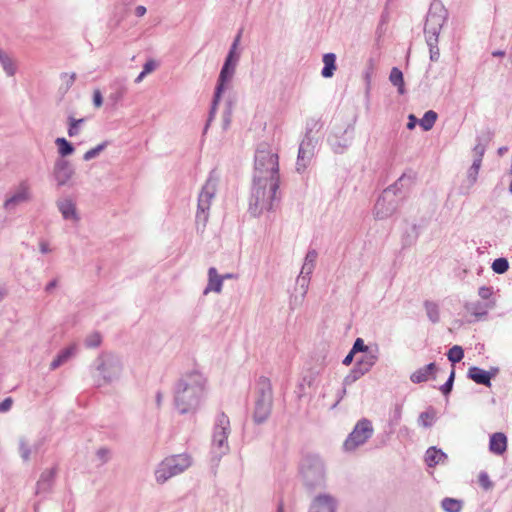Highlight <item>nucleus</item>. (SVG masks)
Returning a JSON list of instances; mask_svg holds the SVG:
<instances>
[{
  "label": "nucleus",
  "instance_id": "39448f33",
  "mask_svg": "<svg viewBox=\"0 0 512 512\" xmlns=\"http://www.w3.org/2000/svg\"><path fill=\"white\" fill-rule=\"evenodd\" d=\"M300 477L309 493L322 489L326 484V466L318 455L308 454L301 460Z\"/></svg>",
  "mask_w": 512,
  "mask_h": 512
},
{
  "label": "nucleus",
  "instance_id": "e2e57ef3",
  "mask_svg": "<svg viewBox=\"0 0 512 512\" xmlns=\"http://www.w3.org/2000/svg\"><path fill=\"white\" fill-rule=\"evenodd\" d=\"M418 119L416 118L415 115L413 114H410L409 117H408V123H407V128L409 130H412L415 128L416 124L418 123Z\"/></svg>",
  "mask_w": 512,
  "mask_h": 512
},
{
  "label": "nucleus",
  "instance_id": "f704fd0d",
  "mask_svg": "<svg viewBox=\"0 0 512 512\" xmlns=\"http://www.w3.org/2000/svg\"><path fill=\"white\" fill-rule=\"evenodd\" d=\"M390 82L397 87L399 94L405 93L403 73L397 67H393L389 75Z\"/></svg>",
  "mask_w": 512,
  "mask_h": 512
},
{
  "label": "nucleus",
  "instance_id": "4d7b16f0",
  "mask_svg": "<svg viewBox=\"0 0 512 512\" xmlns=\"http://www.w3.org/2000/svg\"><path fill=\"white\" fill-rule=\"evenodd\" d=\"M479 484L482 488H484L485 490H489L492 488L493 484L488 476V474L486 472H481L479 474Z\"/></svg>",
  "mask_w": 512,
  "mask_h": 512
},
{
  "label": "nucleus",
  "instance_id": "473e14b6",
  "mask_svg": "<svg viewBox=\"0 0 512 512\" xmlns=\"http://www.w3.org/2000/svg\"><path fill=\"white\" fill-rule=\"evenodd\" d=\"M76 352V346L71 345L59 352L57 357L51 362L50 368L51 370H55L64 364L72 355Z\"/></svg>",
  "mask_w": 512,
  "mask_h": 512
},
{
  "label": "nucleus",
  "instance_id": "9d476101",
  "mask_svg": "<svg viewBox=\"0 0 512 512\" xmlns=\"http://www.w3.org/2000/svg\"><path fill=\"white\" fill-rule=\"evenodd\" d=\"M218 183V177L216 176L215 170H212L203 185L201 192L198 196V205L196 213V225L199 227L201 224L204 228L209 218V210L211 200L216 194V188Z\"/></svg>",
  "mask_w": 512,
  "mask_h": 512
},
{
  "label": "nucleus",
  "instance_id": "1a4fd4ad",
  "mask_svg": "<svg viewBox=\"0 0 512 512\" xmlns=\"http://www.w3.org/2000/svg\"><path fill=\"white\" fill-rule=\"evenodd\" d=\"M191 457L188 454H177L165 458L155 470V479L159 484L183 473L191 466Z\"/></svg>",
  "mask_w": 512,
  "mask_h": 512
},
{
  "label": "nucleus",
  "instance_id": "423d86ee",
  "mask_svg": "<svg viewBox=\"0 0 512 512\" xmlns=\"http://www.w3.org/2000/svg\"><path fill=\"white\" fill-rule=\"evenodd\" d=\"M94 367L96 373L93 378L98 387L119 380L123 372L122 360L111 353L99 355L94 362Z\"/></svg>",
  "mask_w": 512,
  "mask_h": 512
},
{
  "label": "nucleus",
  "instance_id": "c03bdc74",
  "mask_svg": "<svg viewBox=\"0 0 512 512\" xmlns=\"http://www.w3.org/2000/svg\"><path fill=\"white\" fill-rule=\"evenodd\" d=\"M447 357L453 364L459 363L464 358V350L461 346L454 345L449 349Z\"/></svg>",
  "mask_w": 512,
  "mask_h": 512
},
{
  "label": "nucleus",
  "instance_id": "3c124183",
  "mask_svg": "<svg viewBox=\"0 0 512 512\" xmlns=\"http://www.w3.org/2000/svg\"><path fill=\"white\" fill-rule=\"evenodd\" d=\"M61 78L63 80V85L61 86V90H63L64 93H66L74 84L76 80V74L75 73H62Z\"/></svg>",
  "mask_w": 512,
  "mask_h": 512
},
{
  "label": "nucleus",
  "instance_id": "2f4dec72",
  "mask_svg": "<svg viewBox=\"0 0 512 512\" xmlns=\"http://www.w3.org/2000/svg\"><path fill=\"white\" fill-rule=\"evenodd\" d=\"M493 134L490 131L482 134L477 137V144L475 145L473 151L475 153V159H480V163H482V158L486 151V143L492 139Z\"/></svg>",
  "mask_w": 512,
  "mask_h": 512
},
{
  "label": "nucleus",
  "instance_id": "f03ea898",
  "mask_svg": "<svg viewBox=\"0 0 512 512\" xmlns=\"http://www.w3.org/2000/svg\"><path fill=\"white\" fill-rule=\"evenodd\" d=\"M278 189V179H253V187L249 200V213L254 217H258L264 211L272 210L274 203L278 200Z\"/></svg>",
  "mask_w": 512,
  "mask_h": 512
},
{
  "label": "nucleus",
  "instance_id": "aec40b11",
  "mask_svg": "<svg viewBox=\"0 0 512 512\" xmlns=\"http://www.w3.org/2000/svg\"><path fill=\"white\" fill-rule=\"evenodd\" d=\"M57 468L53 467L43 471L36 484V494L48 493L51 491L56 477Z\"/></svg>",
  "mask_w": 512,
  "mask_h": 512
},
{
  "label": "nucleus",
  "instance_id": "c9c22d12",
  "mask_svg": "<svg viewBox=\"0 0 512 512\" xmlns=\"http://www.w3.org/2000/svg\"><path fill=\"white\" fill-rule=\"evenodd\" d=\"M55 144L58 147V153L60 158L65 159L66 156L73 154L75 151L74 146L66 138L59 137L55 140Z\"/></svg>",
  "mask_w": 512,
  "mask_h": 512
},
{
  "label": "nucleus",
  "instance_id": "c85d7f7f",
  "mask_svg": "<svg viewBox=\"0 0 512 512\" xmlns=\"http://www.w3.org/2000/svg\"><path fill=\"white\" fill-rule=\"evenodd\" d=\"M378 360L377 351L371 350L364 353L357 361L356 365L359 366L364 372L368 373Z\"/></svg>",
  "mask_w": 512,
  "mask_h": 512
},
{
  "label": "nucleus",
  "instance_id": "0e129e2a",
  "mask_svg": "<svg viewBox=\"0 0 512 512\" xmlns=\"http://www.w3.org/2000/svg\"><path fill=\"white\" fill-rule=\"evenodd\" d=\"M346 387L347 386L343 385V388L338 391V393H337L338 399L334 403L333 408H335L339 404V402L344 398V396L346 395Z\"/></svg>",
  "mask_w": 512,
  "mask_h": 512
},
{
  "label": "nucleus",
  "instance_id": "393cba45",
  "mask_svg": "<svg viewBox=\"0 0 512 512\" xmlns=\"http://www.w3.org/2000/svg\"><path fill=\"white\" fill-rule=\"evenodd\" d=\"M240 38H241V33H239L235 37V39H234V41H233V43H232V45H231V47H230V49L228 51V54H227V56L225 58V61L223 63V67H226V68L232 70L233 72H235L237 64H238L239 59H240V52L237 51V48H238V45H239V42H240Z\"/></svg>",
  "mask_w": 512,
  "mask_h": 512
},
{
  "label": "nucleus",
  "instance_id": "bf43d9fd",
  "mask_svg": "<svg viewBox=\"0 0 512 512\" xmlns=\"http://www.w3.org/2000/svg\"><path fill=\"white\" fill-rule=\"evenodd\" d=\"M13 405V399L11 397L5 398L0 402V413L8 412Z\"/></svg>",
  "mask_w": 512,
  "mask_h": 512
},
{
  "label": "nucleus",
  "instance_id": "49530a36",
  "mask_svg": "<svg viewBox=\"0 0 512 512\" xmlns=\"http://www.w3.org/2000/svg\"><path fill=\"white\" fill-rule=\"evenodd\" d=\"M481 167L480 159H474L471 167L468 169L467 178L471 185L477 181L479 169Z\"/></svg>",
  "mask_w": 512,
  "mask_h": 512
},
{
  "label": "nucleus",
  "instance_id": "0eeeda50",
  "mask_svg": "<svg viewBox=\"0 0 512 512\" xmlns=\"http://www.w3.org/2000/svg\"><path fill=\"white\" fill-rule=\"evenodd\" d=\"M255 178L279 180L278 155L264 143L260 144L255 152Z\"/></svg>",
  "mask_w": 512,
  "mask_h": 512
},
{
  "label": "nucleus",
  "instance_id": "13d9d810",
  "mask_svg": "<svg viewBox=\"0 0 512 512\" xmlns=\"http://www.w3.org/2000/svg\"><path fill=\"white\" fill-rule=\"evenodd\" d=\"M103 104V96H102V93L99 89H95L93 91V105L96 107V108H99L101 107Z\"/></svg>",
  "mask_w": 512,
  "mask_h": 512
},
{
  "label": "nucleus",
  "instance_id": "37998d69",
  "mask_svg": "<svg viewBox=\"0 0 512 512\" xmlns=\"http://www.w3.org/2000/svg\"><path fill=\"white\" fill-rule=\"evenodd\" d=\"M221 97H222V94H217L216 92H214L212 103H211V107H210V111H209V116H208L207 123H206L205 128H204V132L207 131L210 123L213 121V119H214V117L216 115L217 108H218V105L220 103Z\"/></svg>",
  "mask_w": 512,
  "mask_h": 512
},
{
  "label": "nucleus",
  "instance_id": "052dcab7",
  "mask_svg": "<svg viewBox=\"0 0 512 512\" xmlns=\"http://www.w3.org/2000/svg\"><path fill=\"white\" fill-rule=\"evenodd\" d=\"M401 415H402V405L397 403V404H395L393 417H392L391 421L395 424H398V422L401 419Z\"/></svg>",
  "mask_w": 512,
  "mask_h": 512
},
{
  "label": "nucleus",
  "instance_id": "8fccbe9b",
  "mask_svg": "<svg viewBox=\"0 0 512 512\" xmlns=\"http://www.w3.org/2000/svg\"><path fill=\"white\" fill-rule=\"evenodd\" d=\"M454 380H455V369L452 368L448 379L440 387V391L443 393V395L447 396L451 393V391L453 389Z\"/></svg>",
  "mask_w": 512,
  "mask_h": 512
},
{
  "label": "nucleus",
  "instance_id": "de8ad7c7",
  "mask_svg": "<svg viewBox=\"0 0 512 512\" xmlns=\"http://www.w3.org/2000/svg\"><path fill=\"white\" fill-rule=\"evenodd\" d=\"M106 146H107V142L100 143L96 147L85 152L83 159L85 161H90V160L96 158L106 148Z\"/></svg>",
  "mask_w": 512,
  "mask_h": 512
},
{
  "label": "nucleus",
  "instance_id": "b1692460",
  "mask_svg": "<svg viewBox=\"0 0 512 512\" xmlns=\"http://www.w3.org/2000/svg\"><path fill=\"white\" fill-rule=\"evenodd\" d=\"M507 450V437L502 432L493 433L490 436L489 451L495 455H502Z\"/></svg>",
  "mask_w": 512,
  "mask_h": 512
},
{
  "label": "nucleus",
  "instance_id": "bb28decb",
  "mask_svg": "<svg viewBox=\"0 0 512 512\" xmlns=\"http://www.w3.org/2000/svg\"><path fill=\"white\" fill-rule=\"evenodd\" d=\"M467 377L479 385H483L486 387L491 386L490 376L488 372L477 366H472L468 369Z\"/></svg>",
  "mask_w": 512,
  "mask_h": 512
},
{
  "label": "nucleus",
  "instance_id": "79ce46f5",
  "mask_svg": "<svg viewBox=\"0 0 512 512\" xmlns=\"http://www.w3.org/2000/svg\"><path fill=\"white\" fill-rule=\"evenodd\" d=\"M365 374L366 372H364V370L355 364L350 373L344 378L343 385L350 386Z\"/></svg>",
  "mask_w": 512,
  "mask_h": 512
},
{
  "label": "nucleus",
  "instance_id": "a878e982",
  "mask_svg": "<svg viewBox=\"0 0 512 512\" xmlns=\"http://www.w3.org/2000/svg\"><path fill=\"white\" fill-rule=\"evenodd\" d=\"M224 277H220L215 267H210L208 270V284L204 290V294L210 291L220 293L222 290Z\"/></svg>",
  "mask_w": 512,
  "mask_h": 512
},
{
  "label": "nucleus",
  "instance_id": "f8f14e48",
  "mask_svg": "<svg viewBox=\"0 0 512 512\" xmlns=\"http://www.w3.org/2000/svg\"><path fill=\"white\" fill-rule=\"evenodd\" d=\"M355 127L353 123L346 122L335 124L327 141L331 149L336 154H343L352 144L354 139Z\"/></svg>",
  "mask_w": 512,
  "mask_h": 512
},
{
  "label": "nucleus",
  "instance_id": "864d4df0",
  "mask_svg": "<svg viewBox=\"0 0 512 512\" xmlns=\"http://www.w3.org/2000/svg\"><path fill=\"white\" fill-rule=\"evenodd\" d=\"M19 451H20L21 458L24 461H28L30 459L31 449H30L28 442L25 438H21L19 440Z\"/></svg>",
  "mask_w": 512,
  "mask_h": 512
},
{
  "label": "nucleus",
  "instance_id": "dca6fc26",
  "mask_svg": "<svg viewBox=\"0 0 512 512\" xmlns=\"http://www.w3.org/2000/svg\"><path fill=\"white\" fill-rule=\"evenodd\" d=\"M109 88L110 93L107 97V106L115 109L127 93V81L124 78H116L110 83Z\"/></svg>",
  "mask_w": 512,
  "mask_h": 512
},
{
  "label": "nucleus",
  "instance_id": "a18cd8bd",
  "mask_svg": "<svg viewBox=\"0 0 512 512\" xmlns=\"http://www.w3.org/2000/svg\"><path fill=\"white\" fill-rule=\"evenodd\" d=\"M492 269L497 274H504L509 269V262L506 258H497L492 263Z\"/></svg>",
  "mask_w": 512,
  "mask_h": 512
},
{
  "label": "nucleus",
  "instance_id": "f3484780",
  "mask_svg": "<svg viewBox=\"0 0 512 512\" xmlns=\"http://www.w3.org/2000/svg\"><path fill=\"white\" fill-rule=\"evenodd\" d=\"M337 500L330 494L315 496L310 504L309 512H336Z\"/></svg>",
  "mask_w": 512,
  "mask_h": 512
},
{
  "label": "nucleus",
  "instance_id": "ea45409f",
  "mask_svg": "<svg viewBox=\"0 0 512 512\" xmlns=\"http://www.w3.org/2000/svg\"><path fill=\"white\" fill-rule=\"evenodd\" d=\"M437 113L433 110H428L425 112L421 120H419V125L422 127L424 131H429L433 128L436 120H437Z\"/></svg>",
  "mask_w": 512,
  "mask_h": 512
},
{
  "label": "nucleus",
  "instance_id": "cd10ccee",
  "mask_svg": "<svg viewBox=\"0 0 512 512\" xmlns=\"http://www.w3.org/2000/svg\"><path fill=\"white\" fill-rule=\"evenodd\" d=\"M447 455L436 447H429L425 453V462L429 467H434L438 464L444 463Z\"/></svg>",
  "mask_w": 512,
  "mask_h": 512
},
{
  "label": "nucleus",
  "instance_id": "774afa93",
  "mask_svg": "<svg viewBox=\"0 0 512 512\" xmlns=\"http://www.w3.org/2000/svg\"><path fill=\"white\" fill-rule=\"evenodd\" d=\"M354 355L355 353H352V350H350V352L343 359L342 363L346 366L350 365L353 361Z\"/></svg>",
  "mask_w": 512,
  "mask_h": 512
},
{
  "label": "nucleus",
  "instance_id": "09e8293b",
  "mask_svg": "<svg viewBox=\"0 0 512 512\" xmlns=\"http://www.w3.org/2000/svg\"><path fill=\"white\" fill-rule=\"evenodd\" d=\"M102 342V336L98 332H93L85 339V345L88 348H97Z\"/></svg>",
  "mask_w": 512,
  "mask_h": 512
},
{
  "label": "nucleus",
  "instance_id": "a19ab883",
  "mask_svg": "<svg viewBox=\"0 0 512 512\" xmlns=\"http://www.w3.org/2000/svg\"><path fill=\"white\" fill-rule=\"evenodd\" d=\"M68 122V136L75 137L80 133V127L85 122V118L76 119L72 115H69L67 118Z\"/></svg>",
  "mask_w": 512,
  "mask_h": 512
},
{
  "label": "nucleus",
  "instance_id": "ddd939ff",
  "mask_svg": "<svg viewBox=\"0 0 512 512\" xmlns=\"http://www.w3.org/2000/svg\"><path fill=\"white\" fill-rule=\"evenodd\" d=\"M374 429L372 422L366 418L359 420L354 426L352 432L346 438L343 448L345 451H354L362 446L373 435Z\"/></svg>",
  "mask_w": 512,
  "mask_h": 512
},
{
  "label": "nucleus",
  "instance_id": "58836bf2",
  "mask_svg": "<svg viewBox=\"0 0 512 512\" xmlns=\"http://www.w3.org/2000/svg\"><path fill=\"white\" fill-rule=\"evenodd\" d=\"M317 256H318V254H317L316 250H309L307 252L306 257H305V262L301 269V274H306V275L312 274L314 267H315V262H316Z\"/></svg>",
  "mask_w": 512,
  "mask_h": 512
},
{
  "label": "nucleus",
  "instance_id": "680f3d73",
  "mask_svg": "<svg viewBox=\"0 0 512 512\" xmlns=\"http://www.w3.org/2000/svg\"><path fill=\"white\" fill-rule=\"evenodd\" d=\"M434 417V413L432 412H429V411H425V412H422L419 416V421L422 422V425L424 427H430L432 426V422H428V421H425V418H433Z\"/></svg>",
  "mask_w": 512,
  "mask_h": 512
},
{
  "label": "nucleus",
  "instance_id": "338daca9",
  "mask_svg": "<svg viewBox=\"0 0 512 512\" xmlns=\"http://www.w3.org/2000/svg\"><path fill=\"white\" fill-rule=\"evenodd\" d=\"M58 285V281L57 279H53L52 281H50L46 287H45V291L47 293H51L53 291V289H55Z\"/></svg>",
  "mask_w": 512,
  "mask_h": 512
},
{
  "label": "nucleus",
  "instance_id": "412c9836",
  "mask_svg": "<svg viewBox=\"0 0 512 512\" xmlns=\"http://www.w3.org/2000/svg\"><path fill=\"white\" fill-rule=\"evenodd\" d=\"M57 207L65 220L79 221L76 205L70 198L60 199L57 201Z\"/></svg>",
  "mask_w": 512,
  "mask_h": 512
},
{
  "label": "nucleus",
  "instance_id": "603ef678",
  "mask_svg": "<svg viewBox=\"0 0 512 512\" xmlns=\"http://www.w3.org/2000/svg\"><path fill=\"white\" fill-rule=\"evenodd\" d=\"M111 456H112V452L107 447H101L96 451V457L100 461L101 465L110 461Z\"/></svg>",
  "mask_w": 512,
  "mask_h": 512
},
{
  "label": "nucleus",
  "instance_id": "a211bd4d",
  "mask_svg": "<svg viewBox=\"0 0 512 512\" xmlns=\"http://www.w3.org/2000/svg\"><path fill=\"white\" fill-rule=\"evenodd\" d=\"M30 199V187L26 181H23L19 184L16 191L5 200L4 207L7 210H12L19 204L27 202Z\"/></svg>",
  "mask_w": 512,
  "mask_h": 512
},
{
  "label": "nucleus",
  "instance_id": "72a5a7b5",
  "mask_svg": "<svg viewBox=\"0 0 512 512\" xmlns=\"http://www.w3.org/2000/svg\"><path fill=\"white\" fill-rule=\"evenodd\" d=\"M0 64L8 77L16 74L17 68L14 60L10 55L0 49Z\"/></svg>",
  "mask_w": 512,
  "mask_h": 512
},
{
  "label": "nucleus",
  "instance_id": "c756f323",
  "mask_svg": "<svg viewBox=\"0 0 512 512\" xmlns=\"http://www.w3.org/2000/svg\"><path fill=\"white\" fill-rule=\"evenodd\" d=\"M234 74H235V72L222 66L218 80H217V84L215 87V92L217 94H223V92L226 89V84L232 80Z\"/></svg>",
  "mask_w": 512,
  "mask_h": 512
},
{
  "label": "nucleus",
  "instance_id": "4468645a",
  "mask_svg": "<svg viewBox=\"0 0 512 512\" xmlns=\"http://www.w3.org/2000/svg\"><path fill=\"white\" fill-rule=\"evenodd\" d=\"M317 140L311 136V130H307L305 137L301 141L298 150L296 169L298 172L304 171L310 164L315 155Z\"/></svg>",
  "mask_w": 512,
  "mask_h": 512
},
{
  "label": "nucleus",
  "instance_id": "f257e3e1",
  "mask_svg": "<svg viewBox=\"0 0 512 512\" xmlns=\"http://www.w3.org/2000/svg\"><path fill=\"white\" fill-rule=\"evenodd\" d=\"M206 379L202 373L184 374L174 385V405L180 414L194 413L205 395Z\"/></svg>",
  "mask_w": 512,
  "mask_h": 512
},
{
  "label": "nucleus",
  "instance_id": "7ed1b4c3",
  "mask_svg": "<svg viewBox=\"0 0 512 512\" xmlns=\"http://www.w3.org/2000/svg\"><path fill=\"white\" fill-rule=\"evenodd\" d=\"M412 181L413 176L404 173L394 184L384 189L374 205V218L377 220H385L391 217L399 207L402 198V189L410 185Z\"/></svg>",
  "mask_w": 512,
  "mask_h": 512
},
{
  "label": "nucleus",
  "instance_id": "20e7f679",
  "mask_svg": "<svg viewBox=\"0 0 512 512\" xmlns=\"http://www.w3.org/2000/svg\"><path fill=\"white\" fill-rule=\"evenodd\" d=\"M447 17L448 12L440 2H434L430 5L424 26V34L432 62L439 60L438 38Z\"/></svg>",
  "mask_w": 512,
  "mask_h": 512
},
{
  "label": "nucleus",
  "instance_id": "4be33fe9",
  "mask_svg": "<svg viewBox=\"0 0 512 512\" xmlns=\"http://www.w3.org/2000/svg\"><path fill=\"white\" fill-rule=\"evenodd\" d=\"M310 275L299 274L297 277L296 283L300 289V297L294 296L290 299V309L294 310L297 306L301 305L304 301V298L307 294L309 287Z\"/></svg>",
  "mask_w": 512,
  "mask_h": 512
},
{
  "label": "nucleus",
  "instance_id": "6ab92c4d",
  "mask_svg": "<svg viewBox=\"0 0 512 512\" xmlns=\"http://www.w3.org/2000/svg\"><path fill=\"white\" fill-rule=\"evenodd\" d=\"M495 305V301H473L465 303L464 308L477 319H481L485 317L488 311L493 309Z\"/></svg>",
  "mask_w": 512,
  "mask_h": 512
},
{
  "label": "nucleus",
  "instance_id": "4c0bfd02",
  "mask_svg": "<svg viewBox=\"0 0 512 512\" xmlns=\"http://www.w3.org/2000/svg\"><path fill=\"white\" fill-rule=\"evenodd\" d=\"M424 308L426 310L427 317L432 323H438L440 321L439 306L437 303L426 300L424 302Z\"/></svg>",
  "mask_w": 512,
  "mask_h": 512
},
{
  "label": "nucleus",
  "instance_id": "5701e85b",
  "mask_svg": "<svg viewBox=\"0 0 512 512\" xmlns=\"http://www.w3.org/2000/svg\"><path fill=\"white\" fill-rule=\"evenodd\" d=\"M437 371V366L434 362L425 365L417 369L410 375L411 382L415 384H419L427 381L430 377L435 378V373Z\"/></svg>",
  "mask_w": 512,
  "mask_h": 512
},
{
  "label": "nucleus",
  "instance_id": "9b49d317",
  "mask_svg": "<svg viewBox=\"0 0 512 512\" xmlns=\"http://www.w3.org/2000/svg\"><path fill=\"white\" fill-rule=\"evenodd\" d=\"M229 434L230 420L225 413L221 412L217 415L212 435V454L214 458L220 459L223 455L228 453Z\"/></svg>",
  "mask_w": 512,
  "mask_h": 512
},
{
  "label": "nucleus",
  "instance_id": "e433bc0d",
  "mask_svg": "<svg viewBox=\"0 0 512 512\" xmlns=\"http://www.w3.org/2000/svg\"><path fill=\"white\" fill-rule=\"evenodd\" d=\"M463 507V502L459 499L445 497L441 501V508L445 512H460Z\"/></svg>",
  "mask_w": 512,
  "mask_h": 512
},
{
  "label": "nucleus",
  "instance_id": "6e6552de",
  "mask_svg": "<svg viewBox=\"0 0 512 512\" xmlns=\"http://www.w3.org/2000/svg\"><path fill=\"white\" fill-rule=\"evenodd\" d=\"M273 405L272 384L269 378L259 377L256 384V401L253 413L254 422L264 423L270 416Z\"/></svg>",
  "mask_w": 512,
  "mask_h": 512
},
{
  "label": "nucleus",
  "instance_id": "69168bd1",
  "mask_svg": "<svg viewBox=\"0 0 512 512\" xmlns=\"http://www.w3.org/2000/svg\"><path fill=\"white\" fill-rule=\"evenodd\" d=\"M154 68H155V64H154V62H152V61H148V62H146V63L144 64V66H143V70H142V71H143L144 73H146V74H147V73L152 72V71L154 70Z\"/></svg>",
  "mask_w": 512,
  "mask_h": 512
},
{
  "label": "nucleus",
  "instance_id": "2eb2a0df",
  "mask_svg": "<svg viewBox=\"0 0 512 512\" xmlns=\"http://www.w3.org/2000/svg\"><path fill=\"white\" fill-rule=\"evenodd\" d=\"M74 173L75 169L68 160L63 158L56 159L53 167V177L58 187L67 185Z\"/></svg>",
  "mask_w": 512,
  "mask_h": 512
},
{
  "label": "nucleus",
  "instance_id": "6e6d98bb",
  "mask_svg": "<svg viewBox=\"0 0 512 512\" xmlns=\"http://www.w3.org/2000/svg\"><path fill=\"white\" fill-rule=\"evenodd\" d=\"M352 353H366L369 351V347L364 343L362 338H357L352 346Z\"/></svg>",
  "mask_w": 512,
  "mask_h": 512
},
{
  "label": "nucleus",
  "instance_id": "5fc2aeb1",
  "mask_svg": "<svg viewBox=\"0 0 512 512\" xmlns=\"http://www.w3.org/2000/svg\"><path fill=\"white\" fill-rule=\"evenodd\" d=\"M478 295L483 301H493L491 299L493 295V288L490 286H481L478 289Z\"/></svg>",
  "mask_w": 512,
  "mask_h": 512
},
{
  "label": "nucleus",
  "instance_id": "7c9ffc66",
  "mask_svg": "<svg viewBox=\"0 0 512 512\" xmlns=\"http://www.w3.org/2000/svg\"><path fill=\"white\" fill-rule=\"evenodd\" d=\"M324 67L321 75L324 78H331L336 70V55L334 53H326L323 56Z\"/></svg>",
  "mask_w": 512,
  "mask_h": 512
}]
</instances>
